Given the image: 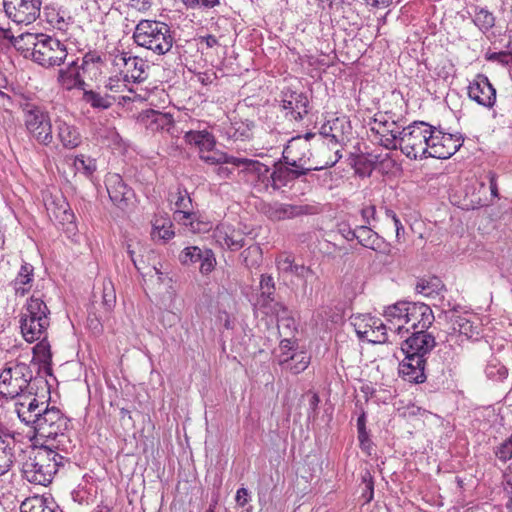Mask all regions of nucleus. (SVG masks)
I'll return each mask as SVG.
<instances>
[{"label":"nucleus","instance_id":"obj_1","mask_svg":"<svg viewBox=\"0 0 512 512\" xmlns=\"http://www.w3.org/2000/svg\"><path fill=\"white\" fill-rule=\"evenodd\" d=\"M63 459V456L47 446L35 447L23 463L22 473L31 483L47 485L63 464Z\"/></svg>","mask_w":512,"mask_h":512},{"label":"nucleus","instance_id":"obj_2","mask_svg":"<svg viewBox=\"0 0 512 512\" xmlns=\"http://www.w3.org/2000/svg\"><path fill=\"white\" fill-rule=\"evenodd\" d=\"M134 42L157 55L168 53L173 47L174 35L168 24L156 20H141L133 33Z\"/></svg>","mask_w":512,"mask_h":512},{"label":"nucleus","instance_id":"obj_3","mask_svg":"<svg viewBox=\"0 0 512 512\" xmlns=\"http://www.w3.org/2000/svg\"><path fill=\"white\" fill-rule=\"evenodd\" d=\"M50 310L41 297L33 294L23 307L20 328L23 338L28 343L40 339L50 326Z\"/></svg>","mask_w":512,"mask_h":512},{"label":"nucleus","instance_id":"obj_4","mask_svg":"<svg viewBox=\"0 0 512 512\" xmlns=\"http://www.w3.org/2000/svg\"><path fill=\"white\" fill-rule=\"evenodd\" d=\"M431 125L415 121L400 132V150L410 159L429 158Z\"/></svg>","mask_w":512,"mask_h":512},{"label":"nucleus","instance_id":"obj_5","mask_svg":"<svg viewBox=\"0 0 512 512\" xmlns=\"http://www.w3.org/2000/svg\"><path fill=\"white\" fill-rule=\"evenodd\" d=\"M224 162L239 168L238 175L257 192L268 191L271 187L270 168L259 160L225 156Z\"/></svg>","mask_w":512,"mask_h":512},{"label":"nucleus","instance_id":"obj_6","mask_svg":"<svg viewBox=\"0 0 512 512\" xmlns=\"http://www.w3.org/2000/svg\"><path fill=\"white\" fill-rule=\"evenodd\" d=\"M30 426L33 428L36 435L55 439L59 435H63L68 429L69 419L57 407H49L45 405V409L41 410L38 417L33 419Z\"/></svg>","mask_w":512,"mask_h":512},{"label":"nucleus","instance_id":"obj_7","mask_svg":"<svg viewBox=\"0 0 512 512\" xmlns=\"http://www.w3.org/2000/svg\"><path fill=\"white\" fill-rule=\"evenodd\" d=\"M41 39V43L38 44L37 49L32 48V60L45 68L63 64L68 55L66 46L58 39L48 35Z\"/></svg>","mask_w":512,"mask_h":512},{"label":"nucleus","instance_id":"obj_8","mask_svg":"<svg viewBox=\"0 0 512 512\" xmlns=\"http://www.w3.org/2000/svg\"><path fill=\"white\" fill-rule=\"evenodd\" d=\"M312 152L309 144L301 139L300 136L289 141L282 152L283 162L292 167L301 169L306 174L311 171H320V165L312 166L310 163Z\"/></svg>","mask_w":512,"mask_h":512},{"label":"nucleus","instance_id":"obj_9","mask_svg":"<svg viewBox=\"0 0 512 512\" xmlns=\"http://www.w3.org/2000/svg\"><path fill=\"white\" fill-rule=\"evenodd\" d=\"M429 158L448 159L462 146V137L431 127Z\"/></svg>","mask_w":512,"mask_h":512},{"label":"nucleus","instance_id":"obj_10","mask_svg":"<svg viewBox=\"0 0 512 512\" xmlns=\"http://www.w3.org/2000/svg\"><path fill=\"white\" fill-rule=\"evenodd\" d=\"M42 0H3L5 14L16 24H31L40 16Z\"/></svg>","mask_w":512,"mask_h":512},{"label":"nucleus","instance_id":"obj_11","mask_svg":"<svg viewBox=\"0 0 512 512\" xmlns=\"http://www.w3.org/2000/svg\"><path fill=\"white\" fill-rule=\"evenodd\" d=\"M105 184L111 202L122 211L129 209L135 193L122 177L119 174H110L106 177Z\"/></svg>","mask_w":512,"mask_h":512},{"label":"nucleus","instance_id":"obj_12","mask_svg":"<svg viewBox=\"0 0 512 512\" xmlns=\"http://www.w3.org/2000/svg\"><path fill=\"white\" fill-rule=\"evenodd\" d=\"M434 320V314L428 305L422 302H411L405 325H398L396 330L400 334L404 329L406 332H409L410 329L413 331L429 329Z\"/></svg>","mask_w":512,"mask_h":512},{"label":"nucleus","instance_id":"obj_13","mask_svg":"<svg viewBox=\"0 0 512 512\" xmlns=\"http://www.w3.org/2000/svg\"><path fill=\"white\" fill-rule=\"evenodd\" d=\"M260 293L254 303L255 308L259 309L264 315L285 311L284 304L275 299V282L271 275L262 274L260 278Z\"/></svg>","mask_w":512,"mask_h":512},{"label":"nucleus","instance_id":"obj_14","mask_svg":"<svg viewBox=\"0 0 512 512\" xmlns=\"http://www.w3.org/2000/svg\"><path fill=\"white\" fill-rule=\"evenodd\" d=\"M178 259L180 263L185 266L199 263V271L202 275H208L216 266L215 254L208 248L201 249L197 246L186 247L180 252Z\"/></svg>","mask_w":512,"mask_h":512},{"label":"nucleus","instance_id":"obj_15","mask_svg":"<svg viewBox=\"0 0 512 512\" xmlns=\"http://www.w3.org/2000/svg\"><path fill=\"white\" fill-rule=\"evenodd\" d=\"M428 329H420L412 331L411 335L401 344L403 353H408L420 358H426L434 347L436 340L432 333L427 332Z\"/></svg>","mask_w":512,"mask_h":512},{"label":"nucleus","instance_id":"obj_16","mask_svg":"<svg viewBox=\"0 0 512 512\" xmlns=\"http://www.w3.org/2000/svg\"><path fill=\"white\" fill-rule=\"evenodd\" d=\"M468 96L486 108H492L496 102V90L484 74H477L469 83Z\"/></svg>","mask_w":512,"mask_h":512},{"label":"nucleus","instance_id":"obj_17","mask_svg":"<svg viewBox=\"0 0 512 512\" xmlns=\"http://www.w3.org/2000/svg\"><path fill=\"white\" fill-rule=\"evenodd\" d=\"M355 329L360 339L373 344H383L388 340L386 325L379 318L365 315L361 323L355 324Z\"/></svg>","mask_w":512,"mask_h":512},{"label":"nucleus","instance_id":"obj_18","mask_svg":"<svg viewBox=\"0 0 512 512\" xmlns=\"http://www.w3.org/2000/svg\"><path fill=\"white\" fill-rule=\"evenodd\" d=\"M282 96L281 107L288 110L294 120L301 121L309 113L310 105L305 93L288 88L282 91Z\"/></svg>","mask_w":512,"mask_h":512},{"label":"nucleus","instance_id":"obj_19","mask_svg":"<svg viewBox=\"0 0 512 512\" xmlns=\"http://www.w3.org/2000/svg\"><path fill=\"white\" fill-rule=\"evenodd\" d=\"M306 175L307 174L301 169L286 164L283 162V158H280L273 164V170L271 171V188L274 191H278Z\"/></svg>","mask_w":512,"mask_h":512},{"label":"nucleus","instance_id":"obj_20","mask_svg":"<svg viewBox=\"0 0 512 512\" xmlns=\"http://www.w3.org/2000/svg\"><path fill=\"white\" fill-rule=\"evenodd\" d=\"M405 358L399 364V374L408 382L420 384L426 381V358L404 353Z\"/></svg>","mask_w":512,"mask_h":512},{"label":"nucleus","instance_id":"obj_21","mask_svg":"<svg viewBox=\"0 0 512 512\" xmlns=\"http://www.w3.org/2000/svg\"><path fill=\"white\" fill-rule=\"evenodd\" d=\"M357 241L361 246L377 253H390V244L368 225L357 226Z\"/></svg>","mask_w":512,"mask_h":512},{"label":"nucleus","instance_id":"obj_22","mask_svg":"<svg viewBox=\"0 0 512 512\" xmlns=\"http://www.w3.org/2000/svg\"><path fill=\"white\" fill-rule=\"evenodd\" d=\"M55 125L57 128V138L64 148L74 149L81 144L82 138L77 127L59 118L55 120Z\"/></svg>","mask_w":512,"mask_h":512},{"label":"nucleus","instance_id":"obj_23","mask_svg":"<svg viewBox=\"0 0 512 512\" xmlns=\"http://www.w3.org/2000/svg\"><path fill=\"white\" fill-rule=\"evenodd\" d=\"M33 394V387L27 386L26 382L14 380L7 373H0V395L4 398L13 399L22 393Z\"/></svg>","mask_w":512,"mask_h":512},{"label":"nucleus","instance_id":"obj_24","mask_svg":"<svg viewBox=\"0 0 512 512\" xmlns=\"http://www.w3.org/2000/svg\"><path fill=\"white\" fill-rule=\"evenodd\" d=\"M14 448V437L9 433L0 432V476L11 469L15 460Z\"/></svg>","mask_w":512,"mask_h":512},{"label":"nucleus","instance_id":"obj_25","mask_svg":"<svg viewBox=\"0 0 512 512\" xmlns=\"http://www.w3.org/2000/svg\"><path fill=\"white\" fill-rule=\"evenodd\" d=\"M47 402H39L35 397L29 399V401H21L16 403V412L25 425L31 426L34 422L33 419L38 417V414L41 413V410L45 409V405Z\"/></svg>","mask_w":512,"mask_h":512},{"label":"nucleus","instance_id":"obj_26","mask_svg":"<svg viewBox=\"0 0 512 512\" xmlns=\"http://www.w3.org/2000/svg\"><path fill=\"white\" fill-rule=\"evenodd\" d=\"M277 267L283 273L293 274L303 280H307L310 276L314 275V271L310 267L296 263L291 255L279 257L277 259Z\"/></svg>","mask_w":512,"mask_h":512},{"label":"nucleus","instance_id":"obj_27","mask_svg":"<svg viewBox=\"0 0 512 512\" xmlns=\"http://www.w3.org/2000/svg\"><path fill=\"white\" fill-rule=\"evenodd\" d=\"M38 343L33 347V360L37 361L39 365H42L46 374H52V353L51 346L47 339V333H45L40 339L37 340Z\"/></svg>","mask_w":512,"mask_h":512},{"label":"nucleus","instance_id":"obj_28","mask_svg":"<svg viewBox=\"0 0 512 512\" xmlns=\"http://www.w3.org/2000/svg\"><path fill=\"white\" fill-rule=\"evenodd\" d=\"M141 121L152 130L169 129L173 123V118L168 113H163L154 109H147L140 114Z\"/></svg>","mask_w":512,"mask_h":512},{"label":"nucleus","instance_id":"obj_29","mask_svg":"<svg viewBox=\"0 0 512 512\" xmlns=\"http://www.w3.org/2000/svg\"><path fill=\"white\" fill-rule=\"evenodd\" d=\"M116 65H124L127 69V73L131 72V78L134 80L141 81L144 79L143 74L145 73V63L138 57L127 56L126 53H120L114 59Z\"/></svg>","mask_w":512,"mask_h":512},{"label":"nucleus","instance_id":"obj_30","mask_svg":"<svg viewBox=\"0 0 512 512\" xmlns=\"http://www.w3.org/2000/svg\"><path fill=\"white\" fill-rule=\"evenodd\" d=\"M25 116V125L29 133L33 136L38 128L49 118V115L40 107L27 104L23 109Z\"/></svg>","mask_w":512,"mask_h":512},{"label":"nucleus","instance_id":"obj_31","mask_svg":"<svg viewBox=\"0 0 512 512\" xmlns=\"http://www.w3.org/2000/svg\"><path fill=\"white\" fill-rule=\"evenodd\" d=\"M185 140L187 143L197 146L200 154L209 153L215 147L214 137L207 131H189L185 134Z\"/></svg>","mask_w":512,"mask_h":512},{"label":"nucleus","instance_id":"obj_32","mask_svg":"<svg viewBox=\"0 0 512 512\" xmlns=\"http://www.w3.org/2000/svg\"><path fill=\"white\" fill-rule=\"evenodd\" d=\"M33 275L34 267L31 264L24 262L13 281L16 294L24 296L29 291L30 287L26 288L25 286L32 282Z\"/></svg>","mask_w":512,"mask_h":512},{"label":"nucleus","instance_id":"obj_33","mask_svg":"<svg viewBox=\"0 0 512 512\" xmlns=\"http://www.w3.org/2000/svg\"><path fill=\"white\" fill-rule=\"evenodd\" d=\"M21 512H62L54 501L43 497H35L22 503Z\"/></svg>","mask_w":512,"mask_h":512},{"label":"nucleus","instance_id":"obj_34","mask_svg":"<svg viewBox=\"0 0 512 512\" xmlns=\"http://www.w3.org/2000/svg\"><path fill=\"white\" fill-rule=\"evenodd\" d=\"M80 70L76 61L71 62L65 69L58 71V83L66 90L74 89L75 81L80 76Z\"/></svg>","mask_w":512,"mask_h":512},{"label":"nucleus","instance_id":"obj_35","mask_svg":"<svg viewBox=\"0 0 512 512\" xmlns=\"http://www.w3.org/2000/svg\"><path fill=\"white\" fill-rule=\"evenodd\" d=\"M454 332L466 336L468 339H478L480 336L479 327L463 316H455L451 319Z\"/></svg>","mask_w":512,"mask_h":512},{"label":"nucleus","instance_id":"obj_36","mask_svg":"<svg viewBox=\"0 0 512 512\" xmlns=\"http://www.w3.org/2000/svg\"><path fill=\"white\" fill-rule=\"evenodd\" d=\"M83 100L94 109H109L115 102V97L108 94L101 95L94 90H84Z\"/></svg>","mask_w":512,"mask_h":512},{"label":"nucleus","instance_id":"obj_37","mask_svg":"<svg viewBox=\"0 0 512 512\" xmlns=\"http://www.w3.org/2000/svg\"><path fill=\"white\" fill-rule=\"evenodd\" d=\"M2 373H7L14 380L26 382L27 386L32 387L33 373L30 366L25 363H16L14 366L5 367Z\"/></svg>","mask_w":512,"mask_h":512},{"label":"nucleus","instance_id":"obj_38","mask_svg":"<svg viewBox=\"0 0 512 512\" xmlns=\"http://www.w3.org/2000/svg\"><path fill=\"white\" fill-rule=\"evenodd\" d=\"M322 212V205L317 202L306 204H288V219L317 215Z\"/></svg>","mask_w":512,"mask_h":512},{"label":"nucleus","instance_id":"obj_39","mask_svg":"<svg viewBox=\"0 0 512 512\" xmlns=\"http://www.w3.org/2000/svg\"><path fill=\"white\" fill-rule=\"evenodd\" d=\"M173 219L178 223L189 227L192 232H199L201 230V222L198 220L197 213L192 211H175Z\"/></svg>","mask_w":512,"mask_h":512},{"label":"nucleus","instance_id":"obj_40","mask_svg":"<svg viewBox=\"0 0 512 512\" xmlns=\"http://www.w3.org/2000/svg\"><path fill=\"white\" fill-rule=\"evenodd\" d=\"M240 257L243 264L246 267L251 268L259 265L261 262L262 250L259 245H250L241 252Z\"/></svg>","mask_w":512,"mask_h":512},{"label":"nucleus","instance_id":"obj_41","mask_svg":"<svg viewBox=\"0 0 512 512\" xmlns=\"http://www.w3.org/2000/svg\"><path fill=\"white\" fill-rule=\"evenodd\" d=\"M253 122H234L228 130V135L234 140H246L252 136Z\"/></svg>","mask_w":512,"mask_h":512},{"label":"nucleus","instance_id":"obj_42","mask_svg":"<svg viewBox=\"0 0 512 512\" xmlns=\"http://www.w3.org/2000/svg\"><path fill=\"white\" fill-rule=\"evenodd\" d=\"M411 302L399 301L391 306H388L385 310V317L388 321L392 319L406 320Z\"/></svg>","mask_w":512,"mask_h":512},{"label":"nucleus","instance_id":"obj_43","mask_svg":"<svg viewBox=\"0 0 512 512\" xmlns=\"http://www.w3.org/2000/svg\"><path fill=\"white\" fill-rule=\"evenodd\" d=\"M473 22L482 32L485 33L495 25V17L487 9L480 8L476 11Z\"/></svg>","mask_w":512,"mask_h":512},{"label":"nucleus","instance_id":"obj_44","mask_svg":"<svg viewBox=\"0 0 512 512\" xmlns=\"http://www.w3.org/2000/svg\"><path fill=\"white\" fill-rule=\"evenodd\" d=\"M45 36V34L22 33L18 36L17 50L32 51V48L37 49L38 44L41 43V38Z\"/></svg>","mask_w":512,"mask_h":512},{"label":"nucleus","instance_id":"obj_45","mask_svg":"<svg viewBox=\"0 0 512 512\" xmlns=\"http://www.w3.org/2000/svg\"><path fill=\"white\" fill-rule=\"evenodd\" d=\"M222 244L231 251H237L246 245L245 237L241 232L232 230L230 233H225Z\"/></svg>","mask_w":512,"mask_h":512},{"label":"nucleus","instance_id":"obj_46","mask_svg":"<svg viewBox=\"0 0 512 512\" xmlns=\"http://www.w3.org/2000/svg\"><path fill=\"white\" fill-rule=\"evenodd\" d=\"M266 216L273 221H281L288 219V204L274 203L265 208Z\"/></svg>","mask_w":512,"mask_h":512},{"label":"nucleus","instance_id":"obj_47","mask_svg":"<svg viewBox=\"0 0 512 512\" xmlns=\"http://www.w3.org/2000/svg\"><path fill=\"white\" fill-rule=\"evenodd\" d=\"M74 166L86 176H91L97 169L96 160L83 154L75 157Z\"/></svg>","mask_w":512,"mask_h":512},{"label":"nucleus","instance_id":"obj_48","mask_svg":"<svg viewBox=\"0 0 512 512\" xmlns=\"http://www.w3.org/2000/svg\"><path fill=\"white\" fill-rule=\"evenodd\" d=\"M486 375L495 380H503L508 375L507 368L494 358L490 360L485 368Z\"/></svg>","mask_w":512,"mask_h":512},{"label":"nucleus","instance_id":"obj_49","mask_svg":"<svg viewBox=\"0 0 512 512\" xmlns=\"http://www.w3.org/2000/svg\"><path fill=\"white\" fill-rule=\"evenodd\" d=\"M38 143L48 146L53 141L52 135V125L50 122V118H48L44 123L38 128L35 134L32 136Z\"/></svg>","mask_w":512,"mask_h":512},{"label":"nucleus","instance_id":"obj_50","mask_svg":"<svg viewBox=\"0 0 512 512\" xmlns=\"http://www.w3.org/2000/svg\"><path fill=\"white\" fill-rule=\"evenodd\" d=\"M129 83V76L128 74H122L115 75L113 77H110L108 79V82L106 83L105 87L115 93L123 92Z\"/></svg>","mask_w":512,"mask_h":512},{"label":"nucleus","instance_id":"obj_51","mask_svg":"<svg viewBox=\"0 0 512 512\" xmlns=\"http://www.w3.org/2000/svg\"><path fill=\"white\" fill-rule=\"evenodd\" d=\"M55 209L53 210V214L56 219L60 222L71 223L74 219V214L69 208V204L65 202V200H61L59 204H55Z\"/></svg>","mask_w":512,"mask_h":512},{"label":"nucleus","instance_id":"obj_52","mask_svg":"<svg viewBox=\"0 0 512 512\" xmlns=\"http://www.w3.org/2000/svg\"><path fill=\"white\" fill-rule=\"evenodd\" d=\"M360 215L364 222L363 225L375 227V223L378 221L377 210L374 204L363 205L360 209Z\"/></svg>","mask_w":512,"mask_h":512},{"label":"nucleus","instance_id":"obj_53","mask_svg":"<svg viewBox=\"0 0 512 512\" xmlns=\"http://www.w3.org/2000/svg\"><path fill=\"white\" fill-rule=\"evenodd\" d=\"M442 287L441 280L437 277H434L430 281H421L417 283L416 290L419 293H422L426 296L432 294L433 292H437Z\"/></svg>","mask_w":512,"mask_h":512},{"label":"nucleus","instance_id":"obj_54","mask_svg":"<svg viewBox=\"0 0 512 512\" xmlns=\"http://www.w3.org/2000/svg\"><path fill=\"white\" fill-rule=\"evenodd\" d=\"M103 63V59L101 57V55L96 52V51H89L87 52L83 58H82V64L80 67V69L82 70V72L84 74L87 73V67H90V66H99V64H102Z\"/></svg>","mask_w":512,"mask_h":512},{"label":"nucleus","instance_id":"obj_55","mask_svg":"<svg viewBox=\"0 0 512 512\" xmlns=\"http://www.w3.org/2000/svg\"><path fill=\"white\" fill-rule=\"evenodd\" d=\"M285 311H277V313H269L267 316H273L277 319L278 323H281L284 327L288 329H294L295 320L291 316V312L288 307L284 304Z\"/></svg>","mask_w":512,"mask_h":512},{"label":"nucleus","instance_id":"obj_56","mask_svg":"<svg viewBox=\"0 0 512 512\" xmlns=\"http://www.w3.org/2000/svg\"><path fill=\"white\" fill-rule=\"evenodd\" d=\"M495 454L496 457L502 462H507L508 460L512 459V433L508 439H506L497 447Z\"/></svg>","mask_w":512,"mask_h":512},{"label":"nucleus","instance_id":"obj_57","mask_svg":"<svg viewBox=\"0 0 512 512\" xmlns=\"http://www.w3.org/2000/svg\"><path fill=\"white\" fill-rule=\"evenodd\" d=\"M187 9L213 8L220 4L219 0H181Z\"/></svg>","mask_w":512,"mask_h":512},{"label":"nucleus","instance_id":"obj_58","mask_svg":"<svg viewBox=\"0 0 512 512\" xmlns=\"http://www.w3.org/2000/svg\"><path fill=\"white\" fill-rule=\"evenodd\" d=\"M358 440L361 450L367 455H371L373 450V442L370 439L369 432L367 430L359 431Z\"/></svg>","mask_w":512,"mask_h":512},{"label":"nucleus","instance_id":"obj_59","mask_svg":"<svg viewBox=\"0 0 512 512\" xmlns=\"http://www.w3.org/2000/svg\"><path fill=\"white\" fill-rule=\"evenodd\" d=\"M175 205L177 207L176 211H190V208L192 207V200L186 190H184V193L180 190L178 191Z\"/></svg>","mask_w":512,"mask_h":512},{"label":"nucleus","instance_id":"obj_60","mask_svg":"<svg viewBox=\"0 0 512 512\" xmlns=\"http://www.w3.org/2000/svg\"><path fill=\"white\" fill-rule=\"evenodd\" d=\"M399 134H391V136H378L380 144L389 150H396L400 149V139Z\"/></svg>","mask_w":512,"mask_h":512},{"label":"nucleus","instance_id":"obj_61","mask_svg":"<svg viewBox=\"0 0 512 512\" xmlns=\"http://www.w3.org/2000/svg\"><path fill=\"white\" fill-rule=\"evenodd\" d=\"M385 215L392 221L395 227L397 241H400L402 234H404V226L402 225L400 219L398 218L396 213L390 208L385 209Z\"/></svg>","mask_w":512,"mask_h":512},{"label":"nucleus","instance_id":"obj_62","mask_svg":"<svg viewBox=\"0 0 512 512\" xmlns=\"http://www.w3.org/2000/svg\"><path fill=\"white\" fill-rule=\"evenodd\" d=\"M370 130L376 136H391V134H399V132H400L397 129V125L396 126H387L386 128L372 126Z\"/></svg>","mask_w":512,"mask_h":512},{"label":"nucleus","instance_id":"obj_63","mask_svg":"<svg viewBox=\"0 0 512 512\" xmlns=\"http://www.w3.org/2000/svg\"><path fill=\"white\" fill-rule=\"evenodd\" d=\"M339 119L336 118L334 119L332 122H327V123H324L321 128H320V131L319 133L325 137V138H328L329 136L332 135V133L334 132V130L337 129V125L339 123Z\"/></svg>","mask_w":512,"mask_h":512},{"label":"nucleus","instance_id":"obj_64","mask_svg":"<svg viewBox=\"0 0 512 512\" xmlns=\"http://www.w3.org/2000/svg\"><path fill=\"white\" fill-rule=\"evenodd\" d=\"M235 501L238 506L244 507L249 501L248 489L241 487L236 492Z\"/></svg>","mask_w":512,"mask_h":512}]
</instances>
